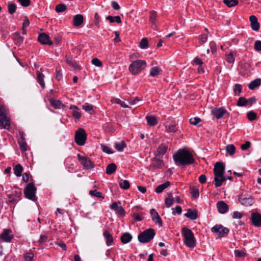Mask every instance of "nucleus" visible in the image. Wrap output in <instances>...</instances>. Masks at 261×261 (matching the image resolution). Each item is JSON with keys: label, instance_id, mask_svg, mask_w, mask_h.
Masks as SVG:
<instances>
[{"label": "nucleus", "instance_id": "1", "mask_svg": "<svg viewBox=\"0 0 261 261\" xmlns=\"http://www.w3.org/2000/svg\"><path fill=\"white\" fill-rule=\"evenodd\" d=\"M173 160L177 165L185 166L193 164L195 160L192 154L185 149H179L173 155Z\"/></svg>", "mask_w": 261, "mask_h": 261}, {"label": "nucleus", "instance_id": "2", "mask_svg": "<svg viewBox=\"0 0 261 261\" xmlns=\"http://www.w3.org/2000/svg\"><path fill=\"white\" fill-rule=\"evenodd\" d=\"M181 231L185 238V244L188 247L194 248L196 244L194 233L190 229L187 227H183Z\"/></svg>", "mask_w": 261, "mask_h": 261}, {"label": "nucleus", "instance_id": "3", "mask_svg": "<svg viewBox=\"0 0 261 261\" xmlns=\"http://www.w3.org/2000/svg\"><path fill=\"white\" fill-rule=\"evenodd\" d=\"M155 236V232L153 229H147L141 233L138 237V240L142 243H146L152 240Z\"/></svg>", "mask_w": 261, "mask_h": 261}, {"label": "nucleus", "instance_id": "4", "mask_svg": "<svg viewBox=\"0 0 261 261\" xmlns=\"http://www.w3.org/2000/svg\"><path fill=\"white\" fill-rule=\"evenodd\" d=\"M0 126L8 129L10 126V119L6 115V111L3 107H0Z\"/></svg>", "mask_w": 261, "mask_h": 261}, {"label": "nucleus", "instance_id": "5", "mask_svg": "<svg viewBox=\"0 0 261 261\" xmlns=\"http://www.w3.org/2000/svg\"><path fill=\"white\" fill-rule=\"evenodd\" d=\"M75 142L80 146L84 145L87 139V134L83 128H79L75 132Z\"/></svg>", "mask_w": 261, "mask_h": 261}, {"label": "nucleus", "instance_id": "6", "mask_svg": "<svg viewBox=\"0 0 261 261\" xmlns=\"http://www.w3.org/2000/svg\"><path fill=\"white\" fill-rule=\"evenodd\" d=\"M36 188L34 185L32 183H29L27 185L24 189V193L27 198L33 201L36 200L35 196V192Z\"/></svg>", "mask_w": 261, "mask_h": 261}, {"label": "nucleus", "instance_id": "7", "mask_svg": "<svg viewBox=\"0 0 261 261\" xmlns=\"http://www.w3.org/2000/svg\"><path fill=\"white\" fill-rule=\"evenodd\" d=\"M211 230L220 238L225 237L229 232V229L227 227L221 225H216L212 228Z\"/></svg>", "mask_w": 261, "mask_h": 261}, {"label": "nucleus", "instance_id": "8", "mask_svg": "<svg viewBox=\"0 0 261 261\" xmlns=\"http://www.w3.org/2000/svg\"><path fill=\"white\" fill-rule=\"evenodd\" d=\"M77 158L81 162V164L83 166L84 168L86 169H92L94 167L90 160L87 156L81 155L80 154H77Z\"/></svg>", "mask_w": 261, "mask_h": 261}, {"label": "nucleus", "instance_id": "9", "mask_svg": "<svg viewBox=\"0 0 261 261\" xmlns=\"http://www.w3.org/2000/svg\"><path fill=\"white\" fill-rule=\"evenodd\" d=\"M239 202L244 206H251L253 203L252 197L249 195H241L239 198Z\"/></svg>", "mask_w": 261, "mask_h": 261}, {"label": "nucleus", "instance_id": "10", "mask_svg": "<svg viewBox=\"0 0 261 261\" xmlns=\"http://www.w3.org/2000/svg\"><path fill=\"white\" fill-rule=\"evenodd\" d=\"M212 113L217 119H220L223 116L229 117L228 112L222 108H216L214 109L212 111Z\"/></svg>", "mask_w": 261, "mask_h": 261}, {"label": "nucleus", "instance_id": "11", "mask_svg": "<svg viewBox=\"0 0 261 261\" xmlns=\"http://www.w3.org/2000/svg\"><path fill=\"white\" fill-rule=\"evenodd\" d=\"M150 213L153 221L160 226H162L163 225L162 221L158 212L152 208L150 210Z\"/></svg>", "mask_w": 261, "mask_h": 261}, {"label": "nucleus", "instance_id": "12", "mask_svg": "<svg viewBox=\"0 0 261 261\" xmlns=\"http://www.w3.org/2000/svg\"><path fill=\"white\" fill-rule=\"evenodd\" d=\"M251 220L252 224L256 226H261V215L258 213H253L251 214Z\"/></svg>", "mask_w": 261, "mask_h": 261}, {"label": "nucleus", "instance_id": "13", "mask_svg": "<svg viewBox=\"0 0 261 261\" xmlns=\"http://www.w3.org/2000/svg\"><path fill=\"white\" fill-rule=\"evenodd\" d=\"M38 40L43 44H47L49 45L53 44V42L50 40L49 36L45 33L40 34L38 36Z\"/></svg>", "mask_w": 261, "mask_h": 261}, {"label": "nucleus", "instance_id": "14", "mask_svg": "<svg viewBox=\"0 0 261 261\" xmlns=\"http://www.w3.org/2000/svg\"><path fill=\"white\" fill-rule=\"evenodd\" d=\"M225 167L221 162H217L214 168V174L224 175Z\"/></svg>", "mask_w": 261, "mask_h": 261}, {"label": "nucleus", "instance_id": "15", "mask_svg": "<svg viewBox=\"0 0 261 261\" xmlns=\"http://www.w3.org/2000/svg\"><path fill=\"white\" fill-rule=\"evenodd\" d=\"M137 55L133 54L130 56L129 59L132 62L130 65H146L147 63L142 60H137Z\"/></svg>", "mask_w": 261, "mask_h": 261}, {"label": "nucleus", "instance_id": "16", "mask_svg": "<svg viewBox=\"0 0 261 261\" xmlns=\"http://www.w3.org/2000/svg\"><path fill=\"white\" fill-rule=\"evenodd\" d=\"M217 207L220 213H226L228 210V205L223 201H218L217 203Z\"/></svg>", "mask_w": 261, "mask_h": 261}, {"label": "nucleus", "instance_id": "17", "mask_svg": "<svg viewBox=\"0 0 261 261\" xmlns=\"http://www.w3.org/2000/svg\"><path fill=\"white\" fill-rule=\"evenodd\" d=\"M249 20L251 22V27L254 31H258L259 29V24L258 22L257 19L254 15H251L249 17Z\"/></svg>", "mask_w": 261, "mask_h": 261}, {"label": "nucleus", "instance_id": "18", "mask_svg": "<svg viewBox=\"0 0 261 261\" xmlns=\"http://www.w3.org/2000/svg\"><path fill=\"white\" fill-rule=\"evenodd\" d=\"M214 181L216 187H219L222 186L223 182L226 180L224 175L214 174Z\"/></svg>", "mask_w": 261, "mask_h": 261}, {"label": "nucleus", "instance_id": "19", "mask_svg": "<svg viewBox=\"0 0 261 261\" xmlns=\"http://www.w3.org/2000/svg\"><path fill=\"white\" fill-rule=\"evenodd\" d=\"M10 233V230H4L0 236V239L5 242H10L13 238V236Z\"/></svg>", "mask_w": 261, "mask_h": 261}, {"label": "nucleus", "instance_id": "20", "mask_svg": "<svg viewBox=\"0 0 261 261\" xmlns=\"http://www.w3.org/2000/svg\"><path fill=\"white\" fill-rule=\"evenodd\" d=\"M84 21V17L81 14L75 15L73 18V24L75 27L81 25Z\"/></svg>", "mask_w": 261, "mask_h": 261}, {"label": "nucleus", "instance_id": "21", "mask_svg": "<svg viewBox=\"0 0 261 261\" xmlns=\"http://www.w3.org/2000/svg\"><path fill=\"white\" fill-rule=\"evenodd\" d=\"M185 216L190 219L195 220L198 217L197 211L195 210H192L191 209H188L187 213L185 214Z\"/></svg>", "mask_w": 261, "mask_h": 261}, {"label": "nucleus", "instance_id": "22", "mask_svg": "<svg viewBox=\"0 0 261 261\" xmlns=\"http://www.w3.org/2000/svg\"><path fill=\"white\" fill-rule=\"evenodd\" d=\"M103 234L106 239L107 245L108 246L112 245L113 243V238L112 236L107 230H105L103 232Z\"/></svg>", "mask_w": 261, "mask_h": 261}, {"label": "nucleus", "instance_id": "23", "mask_svg": "<svg viewBox=\"0 0 261 261\" xmlns=\"http://www.w3.org/2000/svg\"><path fill=\"white\" fill-rule=\"evenodd\" d=\"M22 194L20 190H16L14 192V193L9 196V201L10 202H13L16 201L17 199L19 198Z\"/></svg>", "mask_w": 261, "mask_h": 261}, {"label": "nucleus", "instance_id": "24", "mask_svg": "<svg viewBox=\"0 0 261 261\" xmlns=\"http://www.w3.org/2000/svg\"><path fill=\"white\" fill-rule=\"evenodd\" d=\"M174 201V197L171 192H168L167 194V197L165 199V204L167 207H170Z\"/></svg>", "mask_w": 261, "mask_h": 261}, {"label": "nucleus", "instance_id": "25", "mask_svg": "<svg viewBox=\"0 0 261 261\" xmlns=\"http://www.w3.org/2000/svg\"><path fill=\"white\" fill-rule=\"evenodd\" d=\"M147 123L150 126H155L158 123L156 118L154 116L148 115L146 117Z\"/></svg>", "mask_w": 261, "mask_h": 261}, {"label": "nucleus", "instance_id": "26", "mask_svg": "<svg viewBox=\"0 0 261 261\" xmlns=\"http://www.w3.org/2000/svg\"><path fill=\"white\" fill-rule=\"evenodd\" d=\"M164 163L163 161L160 160L156 158H155L152 161V163L150 165V167H154L156 168H160L163 166Z\"/></svg>", "mask_w": 261, "mask_h": 261}, {"label": "nucleus", "instance_id": "27", "mask_svg": "<svg viewBox=\"0 0 261 261\" xmlns=\"http://www.w3.org/2000/svg\"><path fill=\"white\" fill-rule=\"evenodd\" d=\"M37 82L41 85L42 89L45 88V83L44 82V75L43 73L40 72L39 71H37Z\"/></svg>", "mask_w": 261, "mask_h": 261}, {"label": "nucleus", "instance_id": "28", "mask_svg": "<svg viewBox=\"0 0 261 261\" xmlns=\"http://www.w3.org/2000/svg\"><path fill=\"white\" fill-rule=\"evenodd\" d=\"M132 239L131 234L128 232L124 233L121 237V241L122 243L126 244L129 242Z\"/></svg>", "mask_w": 261, "mask_h": 261}, {"label": "nucleus", "instance_id": "29", "mask_svg": "<svg viewBox=\"0 0 261 261\" xmlns=\"http://www.w3.org/2000/svg\"><path fill=\"white\" fill-rule=\"evenodd\" d=\"M162 70L158 66H154L152 67L150 70V74L152 76H156L160 74L162 72Z\"/></svg>", "mask_w": 261, "mask_h": 261}, {"label": "nucleus", "instance_id": "30", "mask_svg": "<svg viewBox=\"0 0 261 261\" xmlns=\"http://www.w3.org/2000/svg\"><path fill=\"white\" fill-rule=\"evenodd\" d=\"M261 80L257 79L252 81L249 85L248 87L250 90H253L260 85Z\"/></svg>", "mask_w": 261, "mask_h": 261}, {"label": "nucleus", "instance_id": "31", "mask_svg": "<svg viewBox=\"0 0 261 261\" xmlns=\"http://www.w3.org/2000/svg\"><path fill=\"white\" fill-rule=\"evenodd\" d=\"M170 185V182L169 181H166L163 184L160 185L156 188L155 192L158 193H160L162 192L164 190L167 188Z\"/></svg>", "mask_w": 261, "mask_h": 261}, {"label": "nucleus", "instance_id": "32", "mask_svg": "<svg viewBox=\"0 0 261 261\" xmlns=\"http://www.w3.org/2000/svg\"><path fill=\"white\" fill-rule=\"evenodd\" d=\"M143 66H129L128 70L133 74H137L143 69Z\"/></svg>", "mask_w": 261, "mask_h": 261}, {"label": "nucleus", "instance_id": "33", "mask_svg": "<svg viewBox=\"0 0 261 261\" xmlns=\"http://www.w3.org/2000/svg\"><path fill=\"white\" fill-rule=\"evenodd\" d=\"M126 145L124 141H121L119 142H116L115 144V148L118 151H122L123 150V149L126 147Z\"/></svg>", "mask_w": 261, "mask_h": 261}, {"label": "nucleus", "instance_id": "34", "mask_svg": "<svg viewBox=\"0 0 261 261\" xmlns=\"http://www.w3.org/2000/svg\"><path fill=\"white\" fill-rule=\"evenodd\" d=\"M119 185L121 188L124 189V190H127V189H129V188L130 187V184L128 180H123L122 179H119Z\"/></svg>", "mask_w": 261, "mask_h": 261}, {"label": "nucleus", "instance_id": "35", "mask_svg": "<svg viewBox=\"0 0 261 261\" xmlns=\"http://www.w3.org/2000/svg\"><path fill=\"white\" fill-rule=\"evenodd\" d=\"M70 109L73 110L72 115L76 119H80L81 117V113L78 111V108L75 106H71Z\"/></svg>", "mask_w": 261, "mask_h": 261}, {"label": "nucleus", "instance_id": "36", "mask_svg": "<svg viewBox=\"0 0 261 261\" xmlns=\"http://www.w3.org/2000/svg\"><path fill=\"white\" fill-rule=\"evenodd\" d=\"M225 150L229 155L232 156L236 152V147L233 144H228L225 147Z\"/></svg>", "mask_w": 261, "mask_h": 261}, {"label": "nucleus", "instance_id": "37", "mask_svg": "<svg viewBox=\"0 0 261 261\" xmlns=\"http://www.w3.org/2000/svg\"><path fill=\"white\" fill-rule=\"evenodd\" d=\"M116 165L114 163H111L108 165L106 168V173L108 174H111L114 173L116 169Z\"/></svg>", "mask_w": 261, "mask_h": 261}, {"label": "nucleus", "instance_id": "38", "mask_svg": "<svg viewBox=\"0 0 261 261\" xmlns=\"http://www.w3.org/2000/svg\"><path fill=\"white\" fill-rule=\"evenodd\" d=\"M106 19L110 21V22L111 23L116 22L118 23H120L121 22V18L119 16H116L114 17L112 16H108L106 17Z\"/></svg>", "mask_w": 261, "mask_h": 261}, {"label": "nucleus", "instance_id": "39", "mask_svg": "<svg viewBox=\"0 0 261 261\" xmlns=\"http://www.w3.org/2000/svg\"><path fill=\"white\" fill-rule=\"evenodd\" d=\"M22 170V167L20 164H17L14 168V174L18 177L20 176Z\"/></svg>", "mask_w": 261, "mask_h": 261}, {"label": "nucleus", "instance_id": "40", "mask_svg": "<svg viewBox=\"0 0 261 261\" xmlns=\"http://www.w3.org/2000/svg\"><path fill=\"white\" fill-rule=\"evenodd\" d=\"M166 130L168 133H175L177 131L178 129L176 125L169 124L166 126Z\"/></svg>", "mask_w": 261, "mask_h": 261}, {"label": "nucleus", "instance_id": "41", "mask_svg": "<svg viewBox=\"0 0 261 261\" xmlns=\"http://www.w3.org/2000/svg\"><path fill=\"white\" fill-rule=\"evenodd\" d=\"M167 147L164 145H160L158 148V155H164L166 152L167 151Z\"/></svg>", "mask_w": 261, "mask_h": 261}, {"label": "nucleus", "instance_id": "42", "mask_svg": "<svg viewBox=\"0 0 261 261\" xmlns=\"http://www.w3.org/2000/svg\"><path fill=\"white\" fill-rule=\"evenodd\" d=\"M223 3L228 7H232L238 4V0H223Z\"/></svg>", "mask_w": 261, "mask_h": 261}, {"label": "nucleus", "instance_id": "43", "mask_svg": "<svg viewBox=\"0 0 261 261\" xmlns=\"http://www.w3.org/2000/svg\"><path fill=\"white\" fill-rule=\"evenodd\" d=\"M50 103L51 105L56 109L60 108L63 105L61 101L57 100H50Z\"/></svg>", "mask_w": 261, "mask_h": 261}, {"label": "nucleus", "instance_id": "44", "mask_svg": "<svg viewBox=\"0 0 261 261\" xmlns=\"http://www.w3.org/2000/svg\"><path fill=\"white\" fill-rule=\"evenodd\" d=\"M148 44L147 39L146 38L142 39L140 42L139 46L142 49H146L148 47Z\"/></svg>", "mask_w": 261, "mask_h": 261}, {"label": "nucleus", "instance_id": "45", "mask_svg": "<svg viewBox=\"0 0 261 261\" xmlns=\"http://www.w3.org/2000/svg\"><path fill=\"white\" fill-rule=\"evenodd\" d=\"M67 9V6L63 4L58 5L56 7V11L58 12H63Z\"/></svg>", "mask_w": 261, "mask_h": 261}, {"label": "nucleus", "instance_id": "46", "mask_svg": "<svg viewBox=\"0 0 261 261\" xmlns=\"http://www.w3.org/2000/svg\"><path fill=\"white\" fill-rule=\"evenodd\" d=\"M9 13L11 14L15 12L16 9V6L15 4L10 3L8 6Z\"/></svg>", "mask_w": 261, "mask_h": 261}, {"label": "nucleus", "instance_id": "47", "mask_svg": "<svg viewBox=\"0 0 261 261\" xmlns=\"http://www.w3.org/2000/svg\"><path fill=\"white\" fill-rule=\"evenodd\" d=\"M14 40L16 43H20L23 42V37L21 36L19 34L15 33L14 35Z\"/></svg>", "mask_w": 261, "mask_h": 261}, {"label": "nucleus", "instance_id": "48", "mask_svg": "<svg viewBox=\"0 0 261 261\" xmlns=\"http://www.w3.org/2000/svg\"><path fill=\"white\" fill-rule=\"evenodd\" d=\"M237 105L240 107L247 105V99L244 97H241L239 98Z\"/></svg>", "mask_w": 261, "mask_h": 261}, {"label": "nucleus", "instance_id": "49", "mask_svg": "<svg viewBox=\"0 0 261 261\" xmlns=\"http://www.w3.org/2000/svg\"><path fill=\"white\" fill-rule=\"evenodd\" d=\"M233 92L237 95H239L242 92V86L240 84H236L234 86Z\"/></svg>", "mask_w": 261, "mask_h": 261}, {"label": "nucleus", "instance_id": "50", "mask_svg": "<svg viewBox=\"0 0 261 261\" xmlns=\"http://www.w3.org/2000/svg\"><path fill=\"white\" fill-rule=\"evenodd\" d=\"M101 148L103 152L108 154H112L114 153V151H113L111 148H110L109 146L104 145H101Z\"/></svg>", "mask_w": 261, "mask_h": 261}, {"label": "nucleus", "instance_id": "51", "mask_svg": "<svg viewBox=\"0 0 261 261\" xmlns=\"http://www.w3.org/2000/svg\"><path fill=\"white\" fill-rule=\"evenodd\" d=\"M89 194L91 195L96 197L103 198V197L102 196L101 193H100V192H98L95 190L90 191Z\"/></svg>", "mask_w": 261, "mask_h": 261}, {"label": "nucleus", "instance_id": "52", "mask_svg": "<svg viewBox=\"0 0 261 261\" xmlns=\"http://www.w3.org/2000/svg\"><path fill=\"white\" fill-rule=\"evenodd\" d=\"M82 108L86 112H89L93 110V106L89 103H85L83 105Z\"/></svg>", "mask_w": 261, "mask_h": 261}, {"label": "nucleus", "instance_id": "53", "mask_svg": "<svg viewBox=\"0 0 261 261\" xmlns=\"http://www.w3.org/2000/svg\"><path fill=\"white\" fill-rule=\"evenodd\" d=\"M113 101L115 103L120 105L122 108H128V105H127L124 101H122L119 99L116 98L113 100Z\"/></svg>", "mask_w": 261, "mask_h": 261}, {"label": "nucleus", "instance_id": "54", "mask_svg": "<svg viewBox=\"0 0 261 261\" xmlns=\"http://www.w3.org/2000/svg\"><path fill=\"white\" fill-rule=\"evenodd\" d=\"M34 257V254L32 252H28L24 255L25 261H32Z\"/></svg>", "mask_w": 261, "mask_h": 261}, {"label": "nucleus", "instance_id": "55", "mask_svg": "<svg viewBox=\"0 0 261 261\" xmlns=\"http://www.w3.org/2000/svg\"><path fill=\"white\" fill-rule=\"evenodd\" d=\"M234 254L237 257H244L246 255V253L244 250H235Z\"/></svg>", "mask_w": 261, "mask_h": 261}, {"label": "nucleus", "instance_id": "56", "mask_svg": "<svg viewBox=\"0 0 261 261\" xmlns=\"http://www.w3.org/2000/svg\"><path fill=\"white\" fill-rule=\"evenodd\" d=\"M191 194L192 197L196 198L199 196V191L195 188H192L191 189Z\"/></svg>", "mask_w": 261, "mask_h": 261}, {"label": "nucleus", "instance_id": "57", "mask_svg": "<svg viewBox=\"0 0 261 261\" xmlns=\"http://www.w3.org/2000/svg\"><path fill=\"white\" fill-rule=\"evenodd\" d=\"M205 30L206 33L205 34H202L199 38V40H200V42L202 43L206 42V41H207V34L208 33V30L207 29H205Z\"/></svg>", "mask_w": 261, "mask_h": 261}, {"label": "nucleus", "instance_id": "58", "mask_svg": "<svg viewBox=\"0 0 261 261\" xmlns=\"http://www.w3.org/2000/svg\"><path fill=\"white\" fill-rule=\"evenodd\" d=\"M247 118L250 121L254 120L256 119V115L252 111H250L247 114Z\"/></svg>", "mask_w": 261, "mask_h": 261}, {"label": "nucleus", "instance_id": "59", "mask_svg": "<svg viewBox=\"0 0 261 261\" xmlns=\"http://www.w3.org/2000/svg\"><path fill=\"white\" fill-rule=\"evenodd\" d=\"M201 119L200 118H198V117H194V118H191L190 119V122L191 124H193V125H196L197 124H198L199 122H201Z\"/></svg>", "mask_w": 261, "mask_h": 261}, {"label": "nucleus", "instance_id": "60", "mask_svg": "<svg viewBox=\"0 0 261 261\" xmlns=\"http://www.w3.org/2000/svg\"><path fill=\"white\" fill-rule=\"evenodd\" d=\"M157 17L156 12L155 11H151L150 14V20L152 23H154Z\"/></svg>", "mask_w": 261, "mask_h": 261}, {"label": "nucleus", "instance_id": "61", "mask_svg": "<svg viewBox=\"0 0 261 261\" xmlns=\"http://www.w3.org/2000/svg\"><path fill=\"white\" fill-rule=\"evenodd\" d=\"M115 211L116 214L120 216H123L125 214V211L121 206H119Z\"/></svg>", "mask_w": 261, "mask_h": 261}, {"label": "nucleus", "instance_id": "62", "mask_svg": "<svg viewBox=\"0 0 261 261\" xmlns=\"http://www.w3.org/2000/svg\"><path fill=\"white\" fill-rule=\"evenodd\" d=\"M143 213H141V214L135 213L134 214L133 217L134 218V220L136 221H141L143 219L142 215H143Z\"/></svg>", "mask_w": 261, "mask_h": 261}, {"label": "nucleus", "instance_id": "63", "mask_svg": "<svg viewBox=\"0 0 261 261\" xmlns=\"http://www.w3.org/2000/svg\"><path fill=\"white\" fill-rule=\"evenodd\" d=\"M254 48L256 51L261 50V41L257 40L255 42Z\"/></svg>", "mask_w": 261, "mask_h": 261}, {"label": "nucleus", "instance_id": "64", "mask_svg": "<svg viewBox=\"0 0 261 261\" xmlns=\"http://www.w3.org/2000/svg\"><path fill=\"white\" fill-rule=\"evenodd\" d=\"M226 60L229 64L233 63L234 60L233 55L232 54L227 55L226 57Z\"/></svg>", "mask_w": 261, "mask_h": 261}]
</instances>
